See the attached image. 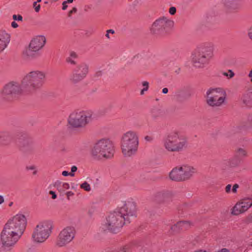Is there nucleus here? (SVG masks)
Returning a JSON list of instances; mask_svg holds the SVG:
<instances>
[{"label":"nucleus","instance_id":"obj_8","mask_svg":"<svg viewBox=\"0 0 252 252\" xmlns=\"http://www.w3.org/2000/svg\"><path fill=\"white\" fill-rule=\"evenodd\" d=\"M54 228L52 221L46 220L38 223L33 230L32 239L36 243L44 242L50 236Z\"/></svg>","mask_w":252,"mask_h":252},{"label":"nucleus","instance_id":"obj_5","mask_svg":"<svg viewBox=\"0 0 252 252\" xmlns=\"http://www.w3.org/2000/svg\"><path fill=\"white\" fill-rule=\"evenodd\" d=\"M165 149L169 152H179L185 149L188 146L186 138L179 131L169 133L163 140Z\"/></svg>","mask_w":252,"mask_h":252},{"label":"nucleus","instance_id":"obj_18","mask_svg":"<svg viewBox=\"0 0 252 252\" xmlns=\"http://www.w3.org/2000/svg\"><path fill=\"white\" fill-rule=\"evenodd\" d=\"M241 105L246 109L252 108V88L246 90L240 97Z\"/></svg>","mask_w":252,"mask_h":252},{"label":"nucleus","instance_id":"obj_24","mask_svg":"<svg viewBox=\"0 0 252 252\" xmlns=\"http://www.w3.org/2000/svg\"><path fill=\"white\" fill-rule=\"evenodd\" d=\"M23 54L24 57L29 60H32L36 59L39 56V53L37 50L34 49H32L30 46L26 49L24 51Z\"/></svg>","mask_w":252,"mask_h":252},{"label":"nucleus","instance_id":"obj_50","mask_svg":"<svg viewBox=\"0 0 252 252\" xmlns=\"http://www.w3.org/2000/svg\"><path fill=\"white\" fill-rule=\"evenodd\" d=\"M11 26L13 28H16L18 27V25L17 24V23L16 22H15V21H13L11 23Z\"/></svg>","mask_w":252,"mask_h":252},{"label":"nucleus","instance_id":"obj_38","mask_svg":"<svg viewBox=\"0 0 252 252\" xmlns=\"http://www.w3.org/2000/svg\"><path fill=\"white\" fill-rule=\"evenodd\" d=\"M77 12V8L76 7H73L71 10H70L68 12V17H71L73 13H75Z\"/></svg>","mask_w":252,"mask_h":252},{"label":"nucleus","instance_id":"obj_46","mask_svg":"<svg viewBox=\"0 0 252 252\" xmlns=\"http://www.w3.org/2000/svg\"><path fill=\"white\" fill-rule=\"evenodd\" d=\"M248 36L252 40V26L250 27L248 31Z\"/></svg>","mask_w":252,"mask_h":252},{"label":"nucleus","instance_id":"obj_9","mask_svg":"<svg viewBox=\"0 0 252 252\" xmlns=\"http://www.w3.org/2000/svg\"><path fill=\"white\" fill-rule=\"evenodd\" d=\"M93 114V113L91 110L73 112L68 118V124L74 127H84L92 121Z\"/></svg>","mask_w":252,"mask_h":252},{"label":"nucleus","instance_id":"obj_48","mask_svg":"<svg viewBox=\"0 0 252 252\" xmlns=\"http://www.w3.org/2000/svg\"><path fill=\"white\" fill-rule=\"evenodd\" d=\"M232 160H233L232 159H229V160L228 161L229 166H231V167H234V166H236L237 165V163H232Z\"/></svg>","mask_w":252,"mask_h":252},{"label":"nucleus","instance_id":"obj_4","mask_svg":"<svg viewBox=\"0 0 252 252\" xmlns=\"http://www.w3.org/2000/svg\"><path fill=\"white\" fill-rule=\"evenodd\" d=\"M46 73L39 70H34L27 73L22 80V86L28 93H32L43 86Z\"/></svg>","mask_w":252,"mask_h":252},{"label":"nucleus","instance_id":"obj_30","mask_svg":"<svg viewBox=\"0 0 252 252\" xmlns=\"http://www.w3.org/2000/svg\"><path fill=\"white\" fill-rule=\"evenodd\" d=\"M142 85L144 88L141 91L140 94L143 95L145 92L147 91L149 89V83L147 81H143Z\"/></svg>","mask_w":252,"mask_h":252},{"label":"nucleus","instance_id":"obj_52","mask_svg":"<svg viewBox=\"0 0 252 252\" xmlns=\"http://www.w3.org/2000/svg\"><path fill=\"white\" fill-rule=\"evenodd\" d=\"M168 92V88H164L162 90V93L164 94H167Z\"/></svg>","mask_w":252,"mask_h":252},{"label":"nucleus","instance_id":"obj_45","mask_svg":"<svg viewBox=\"0 0 252 252\" xmlns=\"http://www.w3.org/2000/svg\"><path fill=\"white\" fill-rule=\"evenodd\" d=\"M214 252H230L229 250L226 248H222L220 250H219L218 251H216Z\"/></svg>","mask_w":252,"mask_h":252},{"label":"nucleus","instance_id":"obj_10","mask_svg":"<svg viewBox=\"0 0 252 252\" xmlns=\"http://www.w3.org/2000/svg\"><path fill=\"white\" fill-rule=\"evenodd\" d=\"M206 103L210 106H220L225 101L226 94L225 91L220 88L209 89L205 95Z\"/></svg>","mask_w":252,"mask_h":252},{"label":"nucleus","instance_id":"obj_55","mask_svg":"<svg viewBox=\"0 0 252 252\" xmlns=\"http://www.w3.org/2000/svg\"><path fill=\"white\" fill-rule=\"evenodd\" d=\"M74 0H65V2L67 3H71L73 2Z\"/></svg>","mask_w":252,"mask_h":252},{"label":"nucleus","instance_id":"obj_41","mask_svg":"<svg viewBox=\"0 0 252 252\" xmlns=\"http://www.w3.org/2000/svg\"><path fill=\"white\" fill-rule=\"evenodd\" d=\"M239 188V185L237 184H235L233 185L232 189V191L235 193L237 192V189Z\"/></svg>","mask_w":252,"mask_h":252},{"label":"nucleus","instance_id":"obj_58","mask_svg":"<svg viewBox=\"0 0 252 252\" xmlns=\"http://www.w3.org/2000/svg\"><path fill=\"white\" fill-rule=\"evenodd\" d=\"M12 204V202L10 203V204H9V206H11Z\"/></svg>","mask_w":252,"mask_h":252},{"label":"nucleus","instance_id":"obj_23","mask_svg":"<svg viewBox=\"0 0 252 252\" xmlns=\"http://www.w3.org/2000/svg\"><path fill=\"white\" fill-rule=\"evenodd\" d=\"M191 225V223L189 221H180L178 222L171 228L174 231L184 230L189 228Z\"/></svg>","mask_w":252,"mask_h":252},{"label":"nucleus","instance_id":"obj_34","mask_svg":"<svg viewBox=\"0 0 252 252\" xmlns=\"http://www.w3.org/2000/svg\"><path fill=\"white\" fill-rule=\"evenodd\" d=\"M169 13L171 15H174L176 13V8L174 6H172L169 8Z\"/></svg>","mask_w":252,"mask_h":252},{"label":"nucleus","instance_id":"obj_3","mask_svg":"<svg viewBox=\"0 0 252 252\" xmlns=\"http://www.w3.org/2000/svg\"><path fill=\"white\" fill-rule=\"evenodd\" d=\"M139 145V137L137 132L128 130L121 137V149L122 153L126 158H130L136 155Z\"/></svg>","mask_w":252,"mask_h":252},{"label":"nucleus","instance_id":"obj_19","mask_svg":"<svg viewBox=\"0 0 252 252\" xmlns=\"http://www.w3.org/2000/svg\"><path fill=\"white\" fill-rule=\"evenodd\" d=\"M181 167L183 181L190 179L197 172V169L190 165L183 164Z\"/></svg>","mask_w":252,"mask_h":252},{"label":"nucleus","instance_id":"obj_44","mask_svg":"<svg viewBox=\"0 0 252 252\" xmlns=\"http://www.w3.org/2000/svg\"><path fill=\"white\" fill-rule=\"evenodd\" d=\"M248 121L251 127H252V112L251 113L249 116Z\"/></svg>","mask_w":252,"mask_h":252},{"label":"nucleus","instance_id":"obj_56","mask_svg":"<svg viewBox=\"0 0 252 252\" xmlns=\"http://www.w3.org/2000/svg\"><path fill=\"white\" fill-rule=\"evenodd\" d=\"M194 252H207L206 251H203L202 250H197L194 251Z\"/></svg>","mask_w":252,"mask_h":252},{"label":"nucleus","instance_id":"obj_27","mask_svg":"<svg viewBox=\"0 0 252 252\" xmlns=\"http://www.w3.org/2000/svg\"><path fill=\"white\" fill-rule=\"evenodd\" d=\"M80 188L88 192L91 190L90 185L86 181L84 182L80 185Z\"/></svg>","mask_w":252,"mask_h":252},{"label":"nucleus","instance_id":"obj_7","mask_svg":"<svg viewBox=\"0 0 252 252\" xmlns=\"http://www.w3.org/2000/svg\"><path fill=\"white\" fill-rule=\"evenodd\" d=\"M127 223L116 210L110 213L101 223L100 228L102 231H109L113 233L120 231L122 227Z\"/></svg>","mask_w":252,"mask_h":252},{"label":"nucleus","instance_id":"obj_40","mask_svg":"<svg viewBox=\"0 0 252 252\" xmlns=\"http://www.w3.org/2000/svg\"><path fill=\"white\" fill-rule=\"evenodd\" d=\"M65 194L66 195L67 199L68 200H69L70 197L74 195V193L71 191H68L65 193Z\"/></svg>","mask_w":252,"mask_h":252},{"label":"nucleus","instance_id":"obj_47","mask_svg":"<svg viewBox=\"0 0 252 252\" xmlns=\"http://www.w3.org/2000/svg\"><path fill=\"white\" fill-rule=\"evenodd\" d=\"M62 5H63L62 9L63 10H66V8H67V3L65 2V1H64L63 2Z\"/></svg>","mask_w":252,"mask_h":252},{"label":"nucleus","instance_id":"obj_57","mask_svg":"<svg viewBox=\"0 0 252 252\" xmlns=\"http://www.w3.org/2000/svg\"><path fill=\"white\" fill-rule=\"evenodd\" d=\"M41 1V0H36V2H37V3H38V2H40Z\"/></svg>","mask_w":252,"mask_h":252},{"label":"nucleus","instance_id":"obj_37","mask_svg":"<svg viewBox=\"0 0 252 252\" xmlns=\"http://www.w3.org/2000/svg\"><path fill=\"white\" fill-rule=\"evenodd\" d=\"M69 57H71V58L73 59L74 60L77 58L78 56L75 52H74L73 51H71L69 53Z\"/></svg>","mask_w":252,"mask_h":252},{"label":"nucleus","instance_id":"obj_33","mask_svg":"<svg viewBox=\"0 0 252 252\" xmlns=\"http://www.w3.org/2000/svg\"><path fill=\"white\" fill-rule=\"evenodd\" d=\"M33 7L36 12H38L40 8V4H37V2L35 1L33 3Z\"/></svg>","mask_w":252,"mask_h":252},{"label":"nucleus","instance_id":"obj_16","mask_svg":"<svg viewBox=\"0 0 252 252\" xmlns=\"http://www.w3.org/2000/svg\"><path fill=\"white\" fill-rule=\"evenodd\" d=\"M252 206V200L245 198L238 201L231 210V214L238 215L247 211Z\"/></svg>","mask_w":252,"mask_h":252},{"label":"nucleus","instance_id":"obj_6","mask_svg":"<svg viewBox=\"0 0 252 252\" xmlns=\"http://www.w3.org/2000/svg\"><path fill=\"white\" fill-rule=\"evenodd\" d=\"M213 56L212 47L205 45L197 48L190 56L192 65L197 68H203L207 64Z\"/></svg>","mask_w":252,"mask_h":252},{"label":"nucleus","instance_id":"obj_25","mask_svg":"<svg viewBox=\"0 0 252 252\" xmlns=\"http://www.w3.org/2000/svg\"><path fill=\"white\" fill-rule=\"evenodd\" d=\"M54 186L62 194H64L65 190L70 188V185L68 183L59 180H57L54 183Z\"/></svg>","mask_w":252,"mask_h":252},{"label":"nucleus","instance_id":"obj_28","mask_svg":"<svg viewBox=\"0 0 252 252\" xmlns=\"http://www.w3.org/2000/svg\"><path fill=\"white\" fill-rule=\"evenodd\" d=\"M247 152L246 150L243 148H239L237 151V156L239 157H245L247 156Z\"/></svg>","mask_w":252,"mask_h":252},{"label":"nucleus","instance_id":"obj_29","mask_svg":"<svg viewBox=\"0 0 252 252\" xmlns=\"http://www.w3.org/2000/svg\"><path fill=\"white\" fill-rule=\"evenodd\" d=\"M26 169L27 170H32L33 171L32 174L33 175H35L37 172V169L36 167L34 165H28L26 167Z\"/></svg>","mask_w":252,"mask_h":252},{"label":"nucleus","instance_id":"obj_21","mask_svg":"<svg viewBox=\"0 0 252 252\" xmlns=\"http://www.w3.org/2000/svg\"><path fill=\"white\" fill-rule=\"evenodd\" d=\"M182 172L181 166L174 167L169 173V178L172 181L177 182L183 181Z\"/></svg>","mask_w":252,"mask_h":252},{"label":"nucleus","instance_id":"obj_15","mask_svg":"<svg viewBox=\"0 0 252 252\" xmlns=\"http://www.w3.org/2000/svg\"><path fill=\"white\" fill-rule=\"evenodd\" d=\"M89 66L85 63L77 64L73 70L70 75V80L77 83L84 79L88 73Z\"/></svg>","mask_w":252,"mask_h":252},{"label":"nucleus","instance_id":"obj_49","mask_svg":"<svg viewBox=\"0 0 252 252\" xmlns=\"http://www.w3.org/2000/svg\"><path fill=\"white\" fill-rule=\"evenodd\" d=\"M77 170V167L76 166H72L71 168V172L73 173L74 172H76Z\"/></svg>","mask_w":252,"mask_h":252},{"label":"nucleus","instance_id":"obj_22","mask_svg":"<svg viewBox=\"0 0 252 252\" xmlns=\"http://www.w3.org/2000/svg\"><path fill=\"white\" fill-rule=\"evenodd\" d=\"M10 35L5 31H0V54L7 47L9 41Z\"/></svg>","mask_w":252,"mask_h":252},{"label":"nucleus","instance_id":"obj_17","mask_svg":"<svg viewBox=\"0 0 252 252\" xmlns=\"http://www.w3.org/2000/svg\"><path fill=\"white\" fill-rule=\"evenodd\" d=\"M222 3L227 13H233L241 9V0H222Z\"/></svg>","mask_w":252,"mask_h":252},{"label":"nucleus","instance_id":"obj_31","mask_svg":"<svg viewBox=\"0 0 252 252\" xmlns=\"http://www.w3.org/2000/svg\"><path fill=\"white\" fill-rule=\"evenodd\" d=\"M222 75L227 77L228 78L230 79L234 76L235 74L232 70L229 69L228 70V72H224L222 73Z\"/></svg>","mask_w":252,"mask_h":252},{"label":"nucleus","instance_id":"obj_35","mask_svg":"<svg viewBox=\"0 0 252 252\" xmlns=\"http://www.w3.org/2000/svg\"><path fill=\"white\" fill-rule=\"evenodd\" d=\"M12 18H13V20H17L19 21H22V19H23L22 16L20 15H17L14 14L12 16Z\"/></svg>","mask_w":252,"mask_h":252},{"label":"nucleus","instance_id":"obj_11","mask_svg":"<svg viewBox=\"0 0 252 252\" xmlns=\"http://www.w3.org/2000/svg\"><path fill=\"white\" fill-rule=\"evenodd\" d=\"M2 97L7 100H11L24 93H28L25 88L21 84L16 82H11L4 86L1 91Z\"/></svg>","mask_w":252,"mask_h":252},{"label":"nucleus","instance_id":"obj_13","mask_svg":"<svg viewBox=\"0 0 252 252\" xmlns=\"http://www.w3.org/2000/svg\"><path fill=\"white\" fill-rule=\"evenodd\" d=\"M137 210L136 203L132 200L126 201L122 207L117 209L127 223L136 217Z\"/></svg>","mask_w":252,"mask_h":252},{"label":"nucleus","instance_id":"obj_51","mask_svg":"<svg viewBox=\"0 0 252 252\" xmlns=\"http://www.w3.org/2000/svg\"><path fill=\"white\" fill-rule=\"evenodd\" d=\"M145 139L147 141L151 142L152 141L153 138L151 136H146L145 137Z\"/></svg>","mask_w":252,"mask_h":252},{"label":"nucleus","instance_id":"obj_1","mask_svg":"<svg viewBox=\"0 0 252 252\" xmlns=\"http://www.w3.org/2000/svg\"><path fill=\"white\" fill-rule=\"evenodd\" d=\"M27 224L25 215L19 213L10 218L0 233V243L3 252H12L23 234Z\"/></svg>","mask_w":252,"mask_h":252},{"label":"nucleus","instance_id":"obj_12","mask_svg":"<svg viewBox=\"0 0 252 252\" xmlns=\"http://www.w3.org/2000/svg\"><path fill=\"white\" fill-rule=\"evenodd\" d=\"M174 22L166 17H160L156 20L150 28V32L156 35H163L168 29L171 28Z\"/></svg>","mask_w":252,"mask_h":252},{"label":"nucleus","instance_id":"obj_43","mask_svg":"<svg viewBox=\"0 0 252 252\" xmlns=\"http://www.w3.org/2000/svg\"><path fill=\"white\" fill-rule=\"evenodd\" d=\"M49 194L52 195V198L53 199H55L57 198V195L54 191L50 190L49 191Z\"/></svg>","mask_w":252,"mask_h":252},{"label":"nucleus","instance_id":"obj_54","mask_svg":"<svg viewBox=\"0 0 252 252\" xmlns=\"http://www.w3.org/2000/svg\"><path fill=\"white\" fill-rule=\"evenodd\" d=\"M248 77L250 78H251V81L252 82V69L250 71V72H249V73L248 74Z\"/></svg>","mask_w":252,"mask_h":252},{"label":"nucleus","instance_id":"obj_14","mask_svg":"<svg viewBox=\"0 0 252 252\" xmlns=\"http://www.w3.org/2000/svg\"><path fill=\"white\" fill-rule=\"evenodd\" d=\"M76 229L73 226H67L59 233L56 245L58 247H63L71 242L75 237Z\"/></svg>","mask_w":252,"mask_h":252},{"label":"nucleus","instance_id":"obj_26","mask_svg":"<svg viewBox=\"0 0 252 252\" xmlns=\"http://www.w3.org/2000/svg\"><path fill=\"white\" fill-rule=\"evenodd\" d=\"M11 139L10 133L7 131L0 132V145L4 146L8 145Z\"/></svg>","mask_w":252,"mask_h":252},{"label":"nucleus","instance_id":"obj_53","mask_svg":"<svg viewBox=\"0 0 252 252\" xmlns=\"http://www.w3.org/2000/svg\"><path fill=\"white\" fill-rule=\"evenodd\" d=\"M4 201V199L3 196L0 195V205L2 204Z\"/></svg>","mask_w":252,"mask_h":252},{"label":"nucleus","instance_id":"obj_36","mask_svg":"<svg viewBox=\"0 0 252 252\" xmlns=\"http://www.w3.org/2000/svg\"><path fill=\"white\" fill-rule=\"evenodd\" d=\"M66 61L71 64H75L76 63V62L74 59L71 58V57H69L66 58Z\"/></svg>","mask_w":252,"mask_h":252},{"label":"nucleus","instance_id":"obj_32","mask_svg":"<svg viewBox=\"0 0 252 252\" xmlns=\"http://www.w3.org/2000/svg\"><path fill=\"white\" fill-rule=\"evenodd\" d=\"M115 33V31L113 30H112V29H110V30H108L106 31V33L105 34V36L108 38V39H110L111 38V37H110V34H114Z\"/></svg>","mask_w":252,"mask_h":252},{"label":"nucleus","instance_id":"obj_39","mask_svg":"<svg viewBox=\"0 0 252 252\" xmlns=\"http://www.w3.org/2000/svg\"><path fill=\"white\" fill-rule=\"evenodd\" d=\"M62 175L63 176H67L68 175H70V176L71 177H73L74 176V174L72 173H68L67 171H63L62 172Z\"/></svg>","mask_w":252,"mask_h":252},{"label":"nucleus","instance_id":"obj_2","mask_svg":"<svg viewBox=\"0 0 252 252\" xmlns=\"http://www.w3.org/2000/svg\"><path fill=\"white\" fill-rule=\"evenodd\" d=\"M114 152L112 142L108 139H102L94 144L90 153L94 159L102 160L111 158Z\"/></svg>","mask_w":252,"mask_h":252},{"label":"nucleus","instance_id":"obj_42","mask_svg":"<svg viewBox=\"0 0 252 252\" xmlns=\"http://www.w3.org/2000/svg\"><path fill=\"white\" fill-rule=\"evenodd\" d=\"M231 185L230 184H228V185H227L225 187V192H226L227 193H230V190H231Z\"/></svg>","mask_w":252,"mask_h":252},{"label":"nucleus","instance_id":"obj_20","mask_svg":"<svg viewBox=\"0 0 252 252\" xmlns=\"http://www.w3.org/2000/svg\"><path fill=\"white\" fill-rule=\"evenodd\" d=\"M46 38L43 35H38L33 38L30 42L29 46L32 49H34L39 51L45 45Z\"/></svg>","mask_w":252,"mask_h":252}]
</instances>
